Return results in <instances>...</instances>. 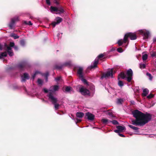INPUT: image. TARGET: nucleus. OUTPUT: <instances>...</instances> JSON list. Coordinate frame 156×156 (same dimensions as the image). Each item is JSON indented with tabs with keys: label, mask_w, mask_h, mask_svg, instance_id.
<instances>
[{
	"label": "nucleus",
	"mask_w": 156,
	"mask_h": 156,
	"mask_svg": "<svg viewBox=\"0 0 156 156\" xmlns=\"http://www.w3.org/2000/svg\"><path fill=\"white\" fill-rule=\"evenodd\" d=\"M57 0H55V3H56L57 4H58V3L57 1Z\"/></svg>",
	"instance_id": "49"
},
{
	"label": "nucleus",
	"mask_w": 156,
	"mask_h": 156,
	"mask_svg": "<svg viewBox=\"0 0 156 156\" xmlns=\"http://www.w3.org/2000/svg\"><path fill=\"white\" fill-rule=\"evenodd\" d=\"M128 126L130 128H131L132 129H133L136 132V133H135V134H138L139 132L138 131V129L139 128L135 126H134L132 125H128Z\"/></svg>",
	"instance_id": "18"
},
{
	"label": "nucleus",
	"mask_w": 156,
	"mask_h": 156,
	"mask_svg": "<svg viewBox=\"0 0 156 156\" xmlns=\"http://www.w3.org/2000/svg\"><path fill=\"white\" fill-rule=\"evenodd\" d=\"M146 65L144 64H140V68L141 69H144L145 68Z\"/></svg>",
	"instance_id": "28"
},
{
	"label": "nucleus",
	"mask_w": 156,
	"mask_h": 156,
	"mask_svg": "<svg viewBox=\"0 0 156 156\" xmlns=\"http://www.w3.org/2000/svg\"><path fill=\"white\" fill-rule=\"evenodd\" d=\"M59 88V87L58 86L55 85L51 87H50V89L49 90L46 88H44L43 89V90L45 93L49 92V94L48 95H49L50 93H51L53 95L52 92L58 90Z\"/></svg>",
	"instance_id": "7"
},
{
	"label": "nucleus",
	"mask_w": 156,
	"mask_h": 156,
	"mask_svg": "<svg viewBox=\"0 0 156 156\" xmlns=\"http://www.w3.org/2000/svg\"><path fill=\"white\" fill-rule=\"evenodd\" d=\"M48 73H46L45 74V76L46 77V81L48 80Z\"/></svg>",
	"instance_id": "41"
},
{
	"label": "nucleus",
	"mask_w": 156,
	"mask_h": 156,
	"mask_svg": "<svg viewBox=\"0 0 156 156\" xmlns=\"http://www.w3.org/2000/svg\"><path fill=\"white\" fill-rule=\"evenodd\" d=\"M149 93V90L147 88L144 89L143 90V93L142 95L143 96H146Z\"/></svg>",
	"instance_id": "21"
},
{
	"label": "nucleus",
	"mask_w": 156,
	"mask_h": 156,
	"mask_svg": "<svg viewBox=\"0 0 156 156\" xmlns=\"http://www.w3.org/2000/svg\"><path fill=\"white\" fill-rule=\"evenodd\" d=\"M117 130H115L114 132L116 133H119L120 132H122L125 130V128L124 126H118L116 127Z\"/></svg>",
	"instance_id": "14"
},
{
	"label": "nucleus",
	"mask_w": 156,
	"mask_h": 156,
	"mask_svg": "<svg viewBox=\"0 0 156 156\" xmlns=\"http://www.w3.org/2000/svg\"><path fill=\"white\" fill-rule=\"evenodd\" d=\"M76 115L77 117L81 118L83 117L84 115V114L81 112H77L76 113Z\"/></svg>",
	"instance_id": "22"
},
{
	"label": "nucleus",
	"mask_w": 156,
	"mask_h": 156,
	"mask_svg": "<svg viewBox=\"0 0 156 156\" xmlns=\"http://www.w3.org/2000/svg\"><path fill=\"white\" fill-rule=\"evenodd\" d=\"M117 51L119 53H121L123 51L122 49L120 48H118L117 49Z\"/></svg>",
	"instance_id": "38"
},
{
	"label": "nucleus",
	"mask_w": 156,
	"mask_h": 156,
	"mask_svg": "<svg viewBox=\"0 0 156 156\" xmlns=\"http://www.w3.org/2000/svg\"><path fill=\"white\" fill-rule=\"evenodd\" d=\"M113 69L112 68L108 70L106 73L104 74L101 77V79H103L104 78H107L110 76L112 77Z\"/></svg>",
	"instance_id": "10"
},
{
	"label": "nucleus",
	"mask_w": 156,
	"mask_h": 156,
	"mask_svg": "<svg viewBox=\"0 0 156 156\" xmlns=\"http://www.w3.org/2000/svg\"><path fill=\"white\" fill-rule=\"evenodd\" d=\"M118 85L120 87H122L123 85V83L122 81H119Z\"/></svg>",
	"instance_id": "35"
},
{
	"label": "nucleus",
	"mask_w": 156,
	"mask_h": 156,
	"mask_svg": "<svg viewBox=\"0 0 156 156\" xmlns=\"http://www.w3.org/2000/svg\"><path fill=\"white\" fill-rule=\"evenodd\" d=\"M25 43V41L24 40H22L20 41V44L22 46L24 45Z\"/></svg>",
	"instance_id": "36"
},
{
	"label": "nucleus",
	"mask_w": 156,
	"mask_h": 156,
	"mask_svg": "<svg viewBox=\"0 0 156 156\" xmlns=\"http://www.w3.org/2000/svg\"><path fill=\"white\" fill-rule=\"evenodd\" d=\"M109 122H112L113 124L114 125H117L119 124L118 122L116 120H113V121H109Z\"/></svg>",
	"instance_id": "26"
},
{
	"label": "nucleus",
	"mask_w": 156,
	"mask_h": 156,
	"mask_svg": "<svg viewBox=\"0 0 156 156\" xmlns=\"http://www.w3.org/2000/svg\"><path fill=\"white\" fill-rule=\"evenodd\" d=\"M151 57H156V53L154 52H153V53H151Z\"/></svg>",
	"instance_id": "39"
},
{
	"label": "nucleus",
	"mask_w": 156,
	"mask_h": 156,
	"mask_svg": "<svg viewBox=\"0 0 156 156\" xmlns=\"http://www.w3.org/2000/svg\"><path fill=\"white\" fill-rule=\"evenodd\" d=\"M61 79V77L59 76V77H58L57 78H56L55 79V80L57 81V82H58V81L59 80H60V79Z\"/></svg>",
	"instance_id": "40"
},
{
	"label": "nucleus",
	"mask_w": 156,
	"mask_h": 156,
	"mask_svg": "<svg viewBox=\"0 0 156 156\" xmlns=\"http://www.w3.org/2000/svg\"><path fill=\"white\" fill-rule=\"evenodd\" d=\"M136 119L132 120V124L135 126H143L150 120L151 115L148 114H145L138 110L132 112Z\"/></svg>",
	"instance_id": "1"
},
{
	"label": "nucleus",
	"mask_w": 156,
	"mask_h": 156,
	"mask_svg": "<svg viewBox=\"0 0 156 156\" xmlns=\"http://www.w3.org/2000/svg\"><path fill=\"white\" fill-rule=\"evenodd\" d=\"M5 46L6 48L5 50L7 51L9 55L10 56L13 55V53L12 51L11 47H14L15 50H17L18 49L17 46H14V43L13 42H11L10 43L9 46H8L5 44Z\"/></svg>",
	"instance_id": "4"
},
{
	"label": "nucleus",
	"mask_w": 156,
	"mask_h": 156,
	"mask_svg": "<svg viewBox=\"0 0 156 156\" xmlns=\"http://www.w3.org/2000/svg\"><path fill=\"white\" fill-rule=\"evenodd\" d=\"M71 65V62H66L65 63L63 66H70Z\"/></svg>",
	"instance_id": "33"
},
{
	"label": "nucleus",
	"mask_w": 156,
	"mask_h": 156,
	"mask_svg": "<svg viewBox=\"0 0 156 156\" xmlns=\"http://www.w3.org/2000/svg\"><path fill=\"white\" fill-rule=\"evenodd\" d=\"M86 116L88 120L92 121L94 118V116L93 114L89 112H87L86 114Z\"/></svg>",
	"instance_id": "15"
},
{
	"label": "nucleus",
	"mask_w": 156,
	"mask_h": 156,
	"mask_svg": "<svg viewBox=\"0 0 156 156\" xmlns=\"http://www.w3.org/2000/svg\"><path fill=\"white\" fill-rule=\"evenodd\" d=\"M156 42V37H155L153 38V42L154 43H155Z\"/></svg>",
	"instance_id": "47"
},
{
	"label": "nucleus",
	"mask_w": 156,
	"mask_h": 156,
	"mask_svg": "<svg viewBox=\"0 0 156 156\" xmlns=\"http://www.w3.org/2000/svg\"><path fill=\"white\" fill-rule=\"evenodd\" d=\"M7 55L6 52L2 53L0 54V59L3 58V57H6Z\"/></svg>",
	"instance_id": "23"
},
{
	"label": "nucleus",
	"mask_w": 156,
	"mask_h": 156,
	"mask_svg": "<svg viewBox=\"0 0 156 156\" xmlns=\"http://www.w3.org/2000/svg\"><path fill=\"white\" fill-rule=\"evenodd\" d=\"M76 121H77V122H80L81 121V119H76Z\"/></svg>",
	"instance_id": "48"
},
{
	"label": "nucleus",
	"mask_w": 156,
	"mask_h": 156,
	"mask_svg": "<svg viewBox=\"0 0 156 156\" xmlns=\"http://www.w3.org/2000/svg\"><path fill=\"white\" fill-rule=\"evenodd\" d=\"M50 11L51 12L53 11L57 12L56 14H60L64 12V10L62 7H57L51 6L50 8Z\"/></svg>",
	"instance_id": "8"
},
{
	"label": "nucleus",
	"mask_w": 156,
	"mask_h": 156,
	"mask_svg": "<svg viewBox=\"0 0 156 156\" xmlns=\"http://www.w3.org/2000/svg\"><path fill=\"white\" fill-rule=\"evenodd\" d=\"M37 83L41 85L42 84L43 81L41 79H39L37 80Z\"/></svg>",
	"instance_id": "31"
},
{
	"label": "nucleus",
	"mask_w": 156,
	"mask_h": 156,
	"mask_svg": "<svg viewBox=\"0 0 156 156\" xmlns=\"http://www.w3.org/2000/svg\"><path fill=\"white\" fill-rule=\"evenodd\" d=\"M38 73V72L37 71H36L35 72L34 74L32 76V78H33V79H34V77H35V75L37 74Z\"/></svg>",
	"instance_id": "42"
},
{
	"label": "nucleus",
	"mask_w": 156,
	"mask_h": 156,
	"mask_svg": "<svg viewBox=\"0 0 156 156\" xmlns=\"http://www.w3.org/2000/svg\"><path fill=\"white\" fill-rule=\"evenodd\" d=\"M80 91L82 94L84 95H88L90 93L89 91L83 87H82L80 88Z\"/></svg>",
	"instance_id": "12"
},
{
	"label": "nucleus",
	"mask_w": 156,
	"mask_h": 156,
	"mask_svg": "<svg viewBox=\"0 0 156 156\" xmlns=\"http://www.w3.org/2000/svg\"><path fill=\"white\" fill-rule=\"evenodd\" d=\"M138 33L143 36L144 39H148L150 35V31L145 29L139 30Z\"/></svg>",
	"instance_id": "6"
},
{
	"label": "nucleus",
	"mask_w": 156,
	"mask_h": 156,
	"mask_svg": "<svg viewBox=\"0 0 156 156\" xmlns=\"http://www.w3.org/2000/svg\"><path fill=\"white\" fill-rule=\"evenodd\" d=\"M24 23L26 24H27L29 25H32V23H31V22L30 21H29L28 22L27 21H24Z\"/></svg>",
	"instance_id": "32"
},
{
	"label": "nucleus",
	"mask_w": 156,
	"mask_h": 156,
	"mask_svg": "<svg viewBox=\"0 0 156 156\" xmlns=\"http://www.w3.org/2000/svg\"><path fill=\"white\" fill-rule=\"evenodd\" d=\"M103 56L104 55L103 54H101L99 55L97 58L95 59L94 62L91 64L90 67H88V68H90V69H93L96 67L98 63L99 59L102 58Z\"/></svg>",
	"instance_id": "9"
},
{
	"label": "nucleus",
	"mask_w": 156,
	"mask_h": 156,
	"mask_svg": "<svg viewBox=\"0 0 156 156\" xmlns=\"http://www.w3.org/2000/svg\"><path fill=\"white\" fill-rule=\"evenodd\" d=\"M129 37L131 40H134L136 39V36L134 33H129L126 34L124 36L123 40H119L118 44L119 46L121 45L123 43H126L128 41V38Z\"/></svg>",
	"instance_id": "2"
},
{
	"label": "nucleus",
	"mask_w": 156,
	"mask_h": 156,
	"mask_svg": "<svg viewBox=\"0 0 156 156\" xmlns=\"http://www.w3.org/2000/svg\"><path fill=\"white\" fill-rule=\"evenodd\" d=\"M147 58V55L146 54L143 55L142 56V59L143 60H146Z\"/></svg>",
	"instance_id": "29"
},
{
	"label": "nucleus",
	"mask_w": 156,
	"mask_h": 156,
	"mask_svg": "<svg viewBox=\"0 0 156 156\" xmlns=\"http://www.w3.org/2000/svg\"><path fill=\"white\" fill-rule=\"evenodd\" d=\"M48 96L49 100L54 105L55 109L56 110L58 109L59 108V105L57 103L58 101L57 98L51 93L48 95Z\"/></svg>",
	"instance_id": "5"
},
{
	"label": "nucleus",
	"mask_w": 156,
	"mask_h": 156,
	"mask_svg": "<svg viewBox=\"0 0 156 156\" xmlns=\"http://www.w3.org/2000/svg\"><path fill=\"white\" fill-rule=\"evenodd\" d=\"M21 78L22 81H25L26 80L29 79L30 76L28 74L25 73L21 76Z\"/></svg>",
	"instance_id": "16"
},
{
	"label": "nucleus",
	"mask_w": 156,
	"mask_h": 156,
	"mask_svg": "<svg viewBox=\"0 0 156 156\" xmlns=\"http://www.w3.org/2000/svg\"><path fill=\"white\" fill-rule=\"evenodd\" d=\"M81 79L82 81L83 82L84 84H86L87 85H88V83L87 82L86 80L83 78V77L82 78H80Z\"/></svg>",
	"instance_id": "25"
},
{
	"label": "nucleus",
	"mask_w": 156,
	"mask_h": 156,
	"mask_svg": "<svg viewBox=\"0 0 156 156\" xmlns=\"http://www.w3.org/2000/svg\"><path fill=\"white\" fill-rule=\"evenodd\" d=\"M118 135L120 136L124 137H125L122 134L120 133H118Z\"/></svg>",
	"instance_id": "44"
},
{
	"label": "nucleus",
	"mask_w": 156,
	"mask_h": 156,
	"mask_svg": "<svg viewBox=\"0 0 156 156\" xmlns=\"http://www.w3.org/2000/svg\"><path fill=\"white\" fill-rule=\"evenodd\" d=\"M146 75L147 76H148L149 79L150 80H152L153 77H152L151 75V74H150L149 73H146Z\"/></svg>",
	"instance_id": "27"
},
{
	"label": "nucleus",
	"mask_w": 156,
	"mask_h": 156,
	"mask_svg": "<svg viewBox=\"0 0 156 156\" xmlns=\"http://www.w3.org/2000/svg\"><path fill=\"white\" fill-rule=\"evenodd\" d=\"M62 66H57L56 67V69H61L62 68Z\"/></svg>",
	"instance_id": "46"
},
{
	"label": "nucleus",
	"mask_w": 156,
	"mask_h": 156,
	"mask_svg": "<svg viewBox=\"0 0 156 156\" xmlns=\"http://www.w3.org/2000/svg\"><path fill=\"white\" fill-rule=\"evenodd\" d=\"M133 72L131 69H129L127 70L126 74H125L123 72H122L119 75L118 77V79H119V76L122 79L125 78L128 82H130L132 79Z\"/></svg>",
	"instance_id": "3"
},
{
	"label": "nucleus",
	"mask_w": 156,
	"mask_h": 156,
	"mask_svg": "<svg viewBox=\"0 0 156 156\" xmlns=\"http://www.w3.org/2000/svg\"><path fill=\"white\" fill-rule=\"evenodd\" d=\"M3 49V46L0 44V50H2Z\"/></svg>",
	"instance_id": "45"
},
{
	"label": "nucleus",
	"mask_w": 156,
	"mask_h": 156,
	"mask_svg": "<svg viewBox=\"0 0 156 156\" xmlns=\"http://www.w3.org/2000/svg\"><path fill=\"white\" fill-rule=\"evenodd\" d=\"M63 90L64 92H69L72 90V88L69 86L64 87L63 88Z\"/></svg>",
	"instance_id": "19"
},
{
	"label": "nucleus",
	"mask_w": 156,
	"mask_h": 156,
	"mask_svg": "<svg viewBox=\"0 0 156 156\" xmlns=\"http://www.w3.org/2000/svg\"><path fill=\"white\" fill-rule=\"evenodd\" d=\"M83 68L82 67H80L77 71V73L80 78L83 77Z\"/></svg>",
	"instance_id": "17"
},
{
	"label": "nucleus",
	"mask_w": 156,
	"mask_h": 156,
	"mask_svg": "<svg viewBox=\"0 0 156 156\" xmlns=\"http://www.w3.org/2000/svg\"><path fill=\"white\" fill-rule=\"evenodd\" d=\"M62 18L57 17H56L55 19V21L51 23V25L53 27H55L56 25L59 24L62 22Z\"/></svg>",
	"instance_id": "13"
},
{
	"label": "nucleus",
	"mask_w": 156,
	"mask_h": 156,
	"mask_svg": "<svg viewBox=\"0 0 156 156\" xmlns=\"http://www.w3.org/2000/svg\"><path fill=\"white\" fill-rule=\"evenodd\" d=\"M19 20V18L17 16L11 19V22L9 23V26L11 29H12L14 26L15 23Z\"/></svg>",
	"instance_id": "11"
},
{
	"label": "nucleus",
	"mask_w": 156,
	"mask_h": 156,
	"mask_svg": "<svg viewBox=\"0 0 156 156\" xmlns=\"http://www.w3.org/2000/svg\"><path fill=\"white\" fill-rule=\"evenodd\" d=\"M154 97V95L151 94H150L149 95L147 96V98L148 99H150Z\"/></svg>",
	"instance_id": "37"
},
{
	"label": "nucleus",
	"mask_w": 156,
	"mask_h": 156,
	"mask_svg": "<svg viewBox=\"0 0 156 156\" xmlns=\"http://www.w3.org/2000/svg\"><path fill=\"white\" fill-rule=\"evenodd\" d=\"M46 1L47 4L49 5H50L51 3L50 0H46Z\"/></svg>",
	"instance_id": "43"
},
{
	"label": "nucleus",
	"mask_w": 156,
	"mask_h": 156,
	"mask_svg": "<svg viewBox=\"0 0 156 156\" xmlns=\"http://www.w3.org/2000/svg\"><path fill=\"white\" fill-rule=\"evenodd\" d=\"M123 101V100L121 99H118L117 101V103L118 104H121Z\"/></svg>",
	"instance_id": "34"
},
{
	"label": "nucleus",
	"mask_w": 156,
	"mask_h": 156,
	"mask_svg": "<svg viewBox=\"0 0 156 156\" xmlns=\"http://www.w3.org/2000/svg\"><path fill=\"white\" fill-rule=\"evenodd\" d=\"M27 66V64L25 62H23L20 64L19 65V68L20 69H22L24 68H26Z\"/></svg>",
	"instance_id": "20"
},
{
	"label": "nucleus",
	"mask_w": 156,
	"mask_h": 156,
	"mask_svg": "<svg viewBox=\"0 0 156 156\" xmlns=\"http://www.w3.org/2000/svg\"><path fill=\"white\" fill-rule=\"evenodd\" d=\"M11 36L12 37H14V39H17L19 37L16 34H12L11 35Z\"/></svg>",
	"instance_id": "30"
},
{
	"label": "nucleus",
	"mask_w": 156,
	"mask_h": 156,
	"mask_svg": "<svg viewBox=\"0 0 156 156\" xmlns=\"http://www.w3.org/2000/svg\"><path fill=\"white\" fill-rule=\"evenodd\" d=\"M109 120L107 119H103L101 120V121L103 123L105 124H107L110 122H109Z\"/></svg>",
	"instance_id": "24"
}]
</instances>
